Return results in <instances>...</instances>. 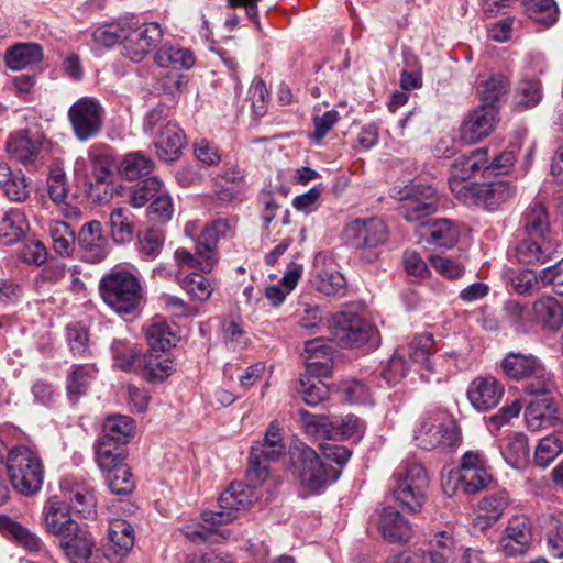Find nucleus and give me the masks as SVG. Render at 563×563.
Here are the masks:
<instances>
[{
  "label": "nucleus",
  "instance_id": "09e8293b",
  "mask_svg": "<svg viewBox=\"0 0 563 563\" xmlns=\"http://www.w3.org/2000/svg\"><path fill=\"white\" fill-rule=\"evenodd\" d=\"M526 12L528 16L545 26L558 21L559 9L554 0H527Z\"/></svg>",
  "mask_w": 563,
  "mask_h": 563
},
{
  "label": "nucleus",
  "instance_id": "f257e3e1",
  "mask_svg": "<svg viewBox=\"0 0 563 563\" xmlns=\"http://www.w3.org/2000/svg\"><path fill=\"white\" fill-rule=\"evenodd\" d=\"M44 525L47 531L59 537L65 552H77L87 555L90 547V533L76 522L67 506L51 499L43 509Z\"/></svg>",
  "mask_w": 563,
  "mask_h": 563
},
{
  "label": "nucleus",
  "instance_id": "7c9ffc66",
  "mask_svg": "<svg viewBox=\"0 0 563 563\" xmlns=\"http://www.w3.org/2000/svg\"><path fill=\"white\" fill-rule=\"evenodd\" d=\"M556 404L554 397L533 398L525 410L528 429L538 431L548 427L555 419Z\"/></svg>",
  "mask_w": 563,
  "mask_h": 563
},
{
  "label": "nucleus",
  "instance_id": "69168bd1",
  "mask_svg": "<svg viewBox=\"0 0 563 563\" xmlns=\"http://www.w3.org/2000/svg\"><path fill=\"white\" fill-rule=\"evenodd\" d=\"M112 354L115 366L123 371H130L139 357L140 351L129 342L114 340L112 343Z\"/></svg>",
  "mask_w": 563,
  "mask_h": 563
},
{
  "label": "nucleus",
  "instance_id": "473e14b6",
  "mask_svg": "<svg viewBox=\"0 0 563 563\" xmlns=\"http://www.w3.org/2000/svg\"><path fill=\"white\" fill-rule=\"evenodd\" d=\"M505 321L517 333H529L536 325L533 308L517 300H508L503 307Z\"/></svg>",
  "mask_w": 563,
  "mask_h": 563
},
{
  "label": "nucleus",
  "instance_id": "39448f33",
  "mask_svg": "<svg viewBox=\"0 0 563 563\" xmlns=\"http://www.w3.org/2000/svg\"><path fill=\"white\" fill-rule=\"evenodd\" d=\"M416 445L423 450L453 449L461 442V431L456 422L444 413L423 416L415 431Z\"/></svg>",
  "mask_w": 563,
  "mask_h": 563
},
{
  "label": "nucleus",
  "instance_id": "9d476101",
  "mask_svg": "<svg viewBox=\"0 0 563 563\" xmlns=\"http://www.w3.org/2000/svg\"><path fill=\"white\" fill-rule=\"evenodd\" d=\"M103 109L91 97L78 99L68 110V119L78 141L86 142L96 137L101 131Z\"/></svg>",
  "mask_w": 563,
  "mask_h": 563
},
{
  "label": "nucleus",
  "instance_id": "f8f14e48",
  "mask_svg": "<svg viewBox=\"0 0 563 563\" xmlns=\"http://www.w3.org/2000/svg\"><path fill=\"white\" fill-rule=\"evenodd\" d=\"M344 235L352 246L373 251L387 242L389 232L384 220L369 217L350 221L344 228Z\"/></svg>",
  "mask_w": 563,
  "mask_h": 563
},
{
  "label": "nucleus",
  "instance_id": "4d7b16f0",
  "mask_svg": "<svg viewBox=\"0 0 563 563\" xmlns=\"http://www.w3.org/2000/svg\"><path fill=\"white\" fill-rule=\"evenodd\" d=\"M516 256L522 264H544L549 258L545 240L542 245L531 240L522 241L516 247Z\"/></svg>",
  "mask_w": 563,
  "mask_h": 563
},
{
  "label": "nucleus",
  "instance_id": "338daca9",
  "mask_svg": "<svg viewBox=\"0 0 563 563\" xmlns=\"http://www.w3.org/2000/svg\"><path fill=\"white\" fill-rule=\"evenodd\" d=\"M397 483L416 485L419 488L429 487V476L426 468L418 463H407L398 474Z\"/></svg>",
  "mask_w": 563,
  "mask_h": 563
},
{
  "label": "nucleus",
  "instance_id": "a211bd4d",
  "mask_svg": "<svg viewBox=\"0 0 563 563\" xmlns=\"http://www.w3.org/2000/svg\"><path fill=\"white\" fill-rule=\"evenodd\" d=\"M80 257L91 264L102 262L109 252L108 239L102 234L99 221L85 223L77 236Z\"/></svg>",
  "mask_w": 563,
  "mask_h": 563
},
{
  "label": "nucleus",
  "instance_id": "49530a36",
  "mask_svg": "<svg viewBox=\"0 0 563 563\" xmlns=\"http://www.w3.org/2000/svg\"><path fill=\"white\" fill-rule=\"evenodd\" d=\"M298 391L308 406H317L329 397V387L311 375H300Z\"/></svg>",
  "mask_w": 563,
  "mask_h": 563
},
{
  "label": "nucleus",
  "instance_id": "052dcab7",
  "mask_svg": "<svg viewBox=\"0 0 563 563\" xmlns=\"http://www.w3.org/2000/svg\"><path fill=\"white\" fill-rule=\"evenodd\" d=\"M128 24L107 23L98 26L92 33V40L96 44L110 48L118 43L122 44Z\"/></svg>",
  "mask_w": 563,
  "mask_h": 563
},
{
  "label": "nucleus",
  "instance_id": "cd10ccee",
  "mask_svg": "<svg viewBox=\"0 0 563 563\" xmlns=\"http://www.w3.org/2000/svg\"><path fill=\"white\" fill-rule=\"evenodd\" d=\"M532 308L536 325L550 331H558L563 325V307L554 297H540Z\"/></svg>",
  "mask_w": 563,
  "mask_h": 563
},
{
  "label": "nucleus",
  "instance_id": "5fc2aeb1",
  "mask_svg": "<svg viewBox=\"0 0 563 563\" xmlns=\"http://www.w3.org/2000/svg\"><path fill=\"white\" fill-rule=\"evenodd\" d=\"M428 488H419L416 485L397 483L394 489V497L411 512L420 511L427 498Z\"/></svg>",
  "mask_w": 563,
  "mask_h": 563
},
{
  "label": "nucleus",
  "instance_id": "a18cd8bd",
  "mask_svg": "<svg viewBox=\"0 0 563 563\" xmlns=\"http://www.w3.org/2000/svg\"><path fill=\"white\" fill-rule=\"evenodd\" d=\"M0 531L29 550H35L40 545V539L34 533L7 515L0 516Z\"/></svg>",
  "mask_w": 563,
  "mask_h": 563
},
{
  "label": "nucleus",
  "instance_id": "ea45409f",
  "mask_svg": "<svg viewBox=\"0 0 563 563\" xmlns=\"http://www.w3.org/2000/svg\"><path fill=\"white\" fill-rule=\"evenodd\" d=\"M525 229L530 236L547 239V233L550 231V220L543 203L536 201L528 207Z\"/></svg>",
  "mask_w": 563,
  "mask_h": 563
},
{
  "label": "nucleus",
  "instance_id": "8fccbe9b",
  "mask_svg": "<svg viewBox=\"0 0 563 563\" xmlns=\"http://www.w3.org/2000/svg\"><path fill=\"white\" fill-rule=\"evenodd\" d=\"M434 352V339L431 333H421L416 335L409 346L410 358L418 364H421L428 371H433V365L430 360Z\"/></svg>",
  "mask_w": 563,
  "mask_h": 563
},
{
  "label": "nucleus",
  "instance_id": "0eeeda50",
  "mask_svg": "<svg viewBox=\"0 0 563 563\" xmlns=\"http://www.w3.org/2000/svg\"><path fill=\"white\" fill-rule=\"evenodd\" d=\"M155 64L165 70L161 81L162 88L168 95L180 92L186 86V76L181 73L195 64V57L190 49L179 45L164 44L155 53Z\"/></svg>",
  "mask_w": 563,
  "mask_h": 563
},
{
  "label": "nucleus",
  "instance_id": "aec40b11",
  "mask_svg": "<svg viewBox=\"0 0 563 563\" xmlns=\"http://www.w3.org/2000/svg\"><path fill=\"white\" fill-rule=\"evenodd\" d=\"M420 236L429 246L452 247L459 240L455 224L445 218L430 219L421 223Z\"/></svg>",
  "mask_w": 563,
  "mask_h": 563
},
{
  "label": "nucleus",
  "instance_id": "5701e85b",
  "mask_svg": "<svg viewBox=\"0 0 563 563\" xmlns=\"http://www.w3.org/2000/svg\"><path fill=\"white\" fill-rule=\"evenodd\" d=\"M42 137L31 131L11 134L7 142L10 156L22 164L32 163L40 153Z\"/></svg>",
  "mask_w": 563,
  "mask_h": 563
},
{
  "label": "nucleus",
  "instance_id": "37998d69",
  "mask_svg": "<svg viewBox=\"0 0 563 563\" xmlns=\"http://www.w3.org/2000/svg\"><path fill=\"white\" fill-rule=\"evenodd\" d=\"M109 539L117 553L126 554L134 544V530L124 519L115 518L109 522Z\"/></svg>",
  "mask_w": 563,
  "mask_h": 563
},
{
  "label": "nucleus",
  "instance_id": "bb28decb",
  "mask_svg": "<svg viewBox=\"0 0 563 563\" xmlns=\"http://www.w3.org/2000/svg\"><path fill=\"white\" fill-rule=\"evenodd\" d=\"M228 220L218 219L205 225L201 231L197 245L200 246V255L205 258V268H212L216 263L214 247L220 238L225 236L230 230Z\"/></svg>",
  "mask_w": 563,
  "mask_h": 563
},
{
  "label": "nucleus",
  "instance_id": "ddd939ff",
  "mask_svg": "<svg viewBox=\"0 0 563 563\" xmlns=\"http://www.w3.org/2000/svg\"><path fill=\"white\" fill-rule=\"evenodd\" d=\"M163 30L156 22L133 26L128 24L122 41L123 55L139 63L161 42Z\"/></svg>",
  "mask_w": 563,
  "mask_h": 563
},
{
  "label": "nucleus",
  "instance_id": "774afa93",
  "mask_svg": "<svg viewBox=\"0 0 563 563\" xmlns=\"http://www.w3.org/2000/svg\"><path fill=\"white\" fill-rule=\"evenodd\" d=\"M548 544L558 556H563V518L548 516L543 526Z\"/></svg>",
  "mask_w": 563,
  "mask_h": 563
},
{
  "label": "nucleus",
  "instance_id": "e433bc0d",
  "mask_svg": "<svg viewBox=\"0 0 563 563\" xmlns=\"http://www.w3.org/2000/svg\"><path fill=\"white\" fill-rule=\"evenodd\" d=\"M97 369L91 364L75 366L67 376V394L70 401L76 402L85 395L96 378Z\"/></svg>",
  "mask_w": 563,
  "mask_h": 563
},
{
  "label": "nucleus",
  "instance_id": "13d9d810",
  "mask_svg": "<svg viewBox=\"0 0 563 563\" xmlns=\"http://www.w3.org/2000/svg\"><path fill=\"white\" fill-rule=\"evenodd\" d=\"M562 450L563 445L558 437H544L539 441L534 450V463L545 468L558 457Z\"/></svg>",
  "mask_w": 563,
  "mask_h": 563
},
{
  "label": "nucleus",
  "instance_id": "a878e982",
  "mask_svg": "<svg viewBox=\"0 0 563 563\" xmlns=\"http://www.w3.org/2000/svg\"><path fill=\"white\" fill-rule=\"evenodd\" d=\"M62 489L65 492L69 506L84 518H95L97 515V498L95 490L86 485L76 483L68 486V482L62 483Z\"/></svg>",
  "mask_w": 563,
  "mask_h": 563
},
{
  "label": "nucleus",
  "instance_id": "393cba45",
  "mask_svg": "<svg viewBox=\"0 0 563 563\" xmlns=\"http://www.w3.org/2000/svg\"><path fill=\"white\" fill-rule=\"evenodd\" d=\"M501 366L508 377L519 380L542 374L544 365L533 354L511 352L503 360Z\"/></svg>",
  "mask_w": 563,
  "mask_h": 563
},
{
  "label": "nucleus",
  "instance_id": "423d86ee",
  "mask_svg": "<svg viewBox=\"0 0 563 563\" xmlns=\"http://www.w3.org/2000/svg\"><path fill=\"white\" fill-rule=\"evenodd\" d=\"M333 339L343 347H361L379 343L377 329L353 312H339L329 322Z\"/></svg>",
  "mask_w": 563,
  "mask_h": 563
},
{
  "label": "nucleus",
  "instance_id": "6e6d98bb",
  "mask_svg": "<svg viewBox=\"0 0 563 563\" xmlns=\"http://www.w3.org/2000/svg\"><path fill=\"white\" fill-rule=\"evenodd\" d=\"M180 287L194 299L207 301L213 287L211 282L199 273H191L179 280Z\"/></svg>",
  "mask_w": 563,
  "mask_h": 563
},
{
  "label": "nucleus",
  "instance_id": "c9c22d12",
  "mask_svg": "<svg viewBox=\"0 0 563 563\" xmlns=\"http://www.w3.org/2000/svg\"><path fill=\"white\" fill-rule=\"evenodd\" d=\"M501 454L508 465L522 468L529 461L528 439L523 433L508 435L501 445Z\"/></svg>",
  "mask_w": 563,
  "mask_h": 563
},
{
  "label": "nucleus",
  "instance_id": "f03ea898",
  "mask_svg": "<svg viewBox=\"0 0 563 563\" xmlns=\"http://www.w3.org/2000/svg\"><path fill=\"white\" fill-rule=\"evenodd\" d=\"M99 292L104 303L119 314L136 311L143 297L140 279L124 269L104 275L99 283Z\"/></svg>",
  "mask_w": 563,
  "mask_h": 563
},
{
  "label": "nucleus",
  "instance_id": "9b49d317",
  "mask_svg": "<svg viewBox=\"0 0 563 563\" xmlns=\"http://www.w3.org/2000/svg\"><path fill=\"white\" fill-rule=\"evenodd\" d=\"M487 163L488 150L485 147L463 154L452 163L449 188L456 199H461L471 188L477 185L475 183H467V179L474 177L481 170L486 173Z\"/></svg>",
  "mask_w": 563,
  "mask_h": 563
},
{
  "label": "nucleus",
  "instance_id": "4be33fe9",
  "mask_svg": "<svg viewBox=\"0 0 563 563\" xmlns=\"http://www.w3.org/2000/svg\"><path fill=\"white\" fill-rule=\"evenodd\" d=\"M185 145V135L176 122L168 121L161 126L155 140L157 157L166 163L178 159Z\"/></svg>",
  "mask_w": 563,
  "mask_h": 563
},
{
  "label": "nucleus",
  "instance_id": "dca6fc26",
  "mask_svg": "<svg viewBox=\"0 0 563 563\" xmlns=\"http://www.w3.org/2000/svg\"><path fill=\"white\" fill-rule=\"evenodd\" d=\"M439 206L435 189L429 185H415L400 200V212L409 221H421L434 213Z\"/></svg>",
  "mask_w": 563,
  "mask_h": 563
},
{
  "label": "nucleus",
  "instance_id": "bf43d9fd",
  "mask_svg": "<svg viewBox=\"0 0 563 563\" xmlns=\"http://www.w3.org/2000/svg\"><path fill=\"white\" fill-rule=\"evenodd\" d=\"M66 275V265L60 262H49L34 277L33 286L42 291L63 280Z\"/></svg>",
  "mask_w": 563,
  "mask_h": 563
},
{
  "label": "nucleus",
  "instance_id": "79ce46f5",
  "mask_svg": "<svg viewBox=\"0 0 563 563\" xmlns=\"http://www.w3.org/2000/svg\"><path fill=\"white\" fill-rule=\"evenodd\" d=\"M112 238L118 243H128L134 235V217L126 208H115L110 214Z\"/></svg>",
  "mask_w": 563,
  "mask_h": 563
},
{
  "label": "nucleus",
  "instance_id": "de8ad7c7",
  "mask_svg": "<svg viewBox=\"0 0 563 563\" xmlns=\"http://www.w3.org/2000/svg\"><path fill=\"white\" fill-rule=\"evenodd\" d=\"M54 251L60 256H69L75 249V232L65 222H52L48 228Z\"/></svg>",
  "mask_w": 563,
  "mask_h": 563
},
{
  "label": "nucleus",
  "instance_id": "2f4dec72",
  "mask_svg": "<svg viewBox=\"0 0 563 563\" xmlns=\"http://www.w3.org/2000/svg\"><path fill=\"white\" fill-rule=\"evenodd\" d=\"M43 58V49L35 43H20L7 49L4 62L11 70H21L37 64Z\"/></svg>",
  "mask_w": 563,
  "mask_h": 563
},
{
  "label": "nucleus",
  "instance_id": "1a4fd4ad",
  "mask_svg": "<svg viewBox=\"0 0 563 563\" xmlns=\"http://www.w3.org/2000/svg\"><path fill=\"white\" fill-rule=\"evenodd\" d=\"M252 498L250 486L234 482L220 495L217 509L205 510L201 518L211 526L228 525L251 505Z\"/></svg>",
  "mask_w": 563,
  "mask_h": 563
},
{
  "label": "nucleus",
  "instance_id": "680f3d73",
  "mask_svg": "<svg viewBox=\"0 0 563 563\" xmlns=\"http://www.w3.org/2000/svg\"><path fill=\"white\" fill-rule=\"evenodd\" d=\"M528 379L529 383L523 388L526 395L533 398L554 397L556 387L550 373L545 371L544 366L542 367V374L533 375Z\"/></svg>",
  "mask_w": 563,
  "mask_h": 563
},
{
  "label": "nucleus",
  "instance_id": "7ed1b4c3",
  "mask_svg": "<svg viewBox=\"0 0 563 563\" xmlns=\"http://www.w3.org/2000/svg\"><path fill=\"white\" fill-rule=\"evenodd\" d=\"M7 471L12 487L21 495L37 493L43 484V465L38 455L26 446L8 452Z\"/></svg>",
  "mask_w": 563,
  "mask_h": 563
},
{
  "label": "nucleus",
  "instance_id": "72a5a7b5",
  "mask_svg": "<svg viewBox=\"0 0 563 563\" xmlns=\"http://www.w3.org/2000/svg\"><path fill=\"white\" fill-rule=\"evenodd\" d=\"M476 88L482 104H495L499 98L508 93L510 85L503 74L479 75L476 80Z\"/></svg>",
  "mask_w": 563,
  "mask_h": 563
},
{
  "label": "nucleus",
  "instance_id": "c03bdc74",
  "mask_svg": "<svg viewBox=\"0 0 563 563\" xmlns=\"http://www.w3.org/2000/svg\"><path fill=\"white\" fill-rule=\"evenodd\" d=\"M134 429L133 420L128 416L113 415L103 422V435L101 438L128 443Z\"/></svg>",
  "mask_w": 563,
  "mask_h": 563
},
{
  "label": "nucleus",
  "instance_id": "e2e57ef3",
  "mask_svg": "<svg viewBox=\"0 0 563 563\" xmlns=\"http://www.w3.org/2000/svg\"><path fill=\"white\" fill-rule=\"evenodd\" d=\"M344 276L334 269H322L318 274L317 289L325 296H335L345 288Z\"/></svg>",
  "mask_w": 563,
  "mask_h": 563
},
{
  "label": "nucleus",
  "instance_id": "6e6552de",
  "mask_svg": "<svg viewBox=\"0 0 563 563\" xmlns=\"http://www.w3.org/2000/svg\"><path fill=\"white\" fill-rule=\"evenodd\" d=\"M284 452L280 429L272 422L262 442H256L251 448L246 477L253 485L262 484L268 476V462L279 459Z\"/></svg>",
  "mask_w": 563,
  "mask_h": 563
},
{
  "label": "nucleus",
  "instance_id": "4c0bfd02",
  "mask_svg": "<svg viewBox=\"0 0 563 563\" xmlns=\"http://www.w3.org/2000/svg\"><path fill=\"white\" fill-rule=\"evenodd\" d=\"M154 162L140 152L126 154L120 165V175L128 180H135L151 174Z\"/></svg>",
  "mask_w": 563,
  "mask_h": 563
},
{
  "label": "nucleus",
  "instance_id": "864d4df0",
  "mask_svg": "<svg viewBox=\"0 0 563 563\" xmlns=\"http://www.w3.org/2000/svg\"><path fill=\"white\" fill-rule=\"evenodd\" d=\"M508 503L507 493L499 490L483 497L478 503V509L488 520L487 525H492L503 516Z\"/></svg>",
  "mask_w": 563,
  "mask_h": 563
},
{
  "label": "nucleus",
  "instance_id": "0e129e2a",
  "mask_svg": "<svg viewBox=\"0 0 563 563\" xmlns=\"http://www.w3.org/2000/svg\"><path fill=\"white\" fill-rule=\"evenodd\" d=\"M332 431L335 437L342 439H361L364 433L365 424L354 415H347L340 420L331 422Z\"/></svg>",
  "mask_w": 563,
  "mask_h": 563
},
{
  "label": "nucleus",
  "instance_id": "c85d7f7f",
  "mask_svg": "<svg viewBox=\"0 0 563 563\" xmlns=\"http://www.w3.org/2000/svg\"><path fill=\"white\" fill-rule=\"evenodd\" d=\"M30 229L25 212L20 208H10L0 219V241L12 245L21 241Z\"/></svg>",
  "mask_w": 563,
  "mask_h": 563
},
{
  "label": "nucleus",
  "instance_id": "2eb2a0df",
  "mask_svg": "<svg viewBox=\"0 0 563 563\" xmlns=\"http://www.w3.org/2000/svg\"><path fill=\"white\" fill-rule=\"evenodd\" d=\"M498 121V109L495 104H481L463 120L460 136L467 144L477 143L492 134Z\"/></svg>",
  "mask_w": 563,
  "mask_h": 563
},
{
  "label": "nucleus",
  "instance_id": "b1692460",
  "mask_svg": "<svg viewBox=\"0 0 563 563\" xmlns=\"http://www.w3.org/2000/svg\"><path fill=\"white\" fill-rule=\"evenodd\" d=\"M378 529L384 539L390 542H406L411 536L408 520L391 506L382 509Z\"/></svg>",
  "mask_w": 563,
  "mask_h": 563
},
{
  "label": "nucleus",
  "instance_id": "f3484780",
  "mask_svg": "<svg viewBox=\"0 0 563 563\" xmlns=\"http://www.w3.org/2000/svg\"><path fill=\"white\" fill-rule=\"evenodd\" d=\"M515 195V188L506 181L477 184L461 199L466 206H478L487 210H496Z\"/></svg>",
  "mask_w": 563,
  "mask_h": 563
},
{
  "label": "nucleus",
  "instance_id": "4468645a",
  "mask_svg": "<svg viewBox=\"0 0 563 563\" xmlns=\"http://www.w3.org/2000/svg\"><path fill=\"white\" fill-rule=\"evenodd\" d=\"M533 533L531 522L523 516L508 520L499 541L498 549L507 558L526 555L532 548Z\"/></svg>",
  "mask_w": 563,
  "mask_h": 563
},
{
  "label": "nucleus",
  "instance_id": "f704fd0d",
  "mask_svg": "<svg viewBox=\"0 0 563 563\" xmlns=\"http://www.w3.org/2000/svg\"><path fill=\"white\" fill-rule=\"evenodd\" d=\"M145 338L152 351L165 352L175 346L178 336L172 327L163 319H154L146 328Z\"/></svg>",
  "mask_w": 563,
  "mask_h": 563
},
{
  "label": "nucleus",
  "instance_id": "c756f323",
  "mask_svg": "<svg viewBox=\"0 0 563 563\" xmlns=\"http://www.w3.org/2000/svg\"><path fill=\"white\" fill-rule=\"evenodd\" d=\"M243 184V170L232 166L213 178L212 190L220 201L230 202L238 198Z\"/></svg>",
  "mask_w": 563,
  "mask_h": 563
},
{
  "label": "nucleus",
  "instance_id": "3c124183",
  "mask_svg": "<svg viewBox=\"0 0 563 563\" xmlns=\"http://www.w3.org/2000/svg\"><path fill=\"white\" fill-rule=\"evenodd\" d=\"M106 483L112 494L129 495L135 488L130 467L126 464L107 470Z\"/></svg>",
  "mask_w": 563,
  "mask_h": 563
},
{
  "label": "nucleus",
  "instance_id": "412c9836",
  "mask_svg": "<svg viewBox=\"0 0 563 563\" xmlns=\"http://www.w3.org/2000/svg\"><path fill=\"white\" fill-rule=\"evenodd\" d=\"M306 372L302 375L327 377L333 368L332 350L322 339L309 340L305 343Z\"/></svg>",
  "mask_w": 563,
  "mask_h": 563
},
{
  "label": "nucleus",
  "instance_id": "6ab92c4d",
  "mask_svg": "<svg viewBox=\"0 0 563 563\" xmlns=\"http://www.w3.org/2000/svg\"><path fill=\"white\" fill-rule=\"evenodd\" d=\"M504 395V386L492 376L476 377L467 388V399L477 411L495 408Z\"/></svg>",
  "mask_w": 563,
  "mask_h": 563
},
{
  "label": "nucleus",
  "instance_id": "603ef678",
  "mask_svg": "<svg viewBox=\"0 0 563 563\" xmlns=\"http://www.w3.org/2000/svg\"><path fill=\"white\" fill-rule=\"evenodd\" d=\"M163 183L155 176L145 178L141 184L130 187L129 201L135 208L145 206L161 191Z\"/></svg>",
  "mask_w": 563,
  "mask_h": 563
},
{
  "label": "nucleus",
  "instance_id": "a19ab883",
  "mask_svg": "<svg viewBox=\"0 0 563 563\" xmlns=\"http://www.w3.org/2000/svg\"><path fill=\"white\" fill-rule=\"evenodd\" d=\"M456 543L446 531L437 532L430 540L429 558L431 563H453Z\"/></svg>",
  "mask_w": 563,
  "mask_h": 563
},
{
  "label": "nucleus",
  "instance_id": "58836bf2",
  "mask_svg": "<svg viewBox=\"0 0 563 563\" xmlns=\"http://www.w3.org/2000/svg\"><path fill=\"white\" fill-rule=\"evenodd\" d=\"M124 445L125 443L100 438L96 449V460L100 468L107 471L124 464Z\"/></svg>",
  "mask_w": 563,
  "mask_h": 563
},
{
  "label": "nucleus",
  "instance_id": "20e7f679",
  "mask_svg": "<svg viewBox=\"0 0 563 563\" xmlns=\"http://www.w3.org/2000/svg\"><path fill=\"white\" fill-rule=\"evenodd\" d=\"M294 472L298 475L301 485L317 492L335 482L341 470L328 465L317 452L302 443L290 449Z\"/></svg>",
  "mask_w": 563,
  "mask_h": 563
}]
</instances>
